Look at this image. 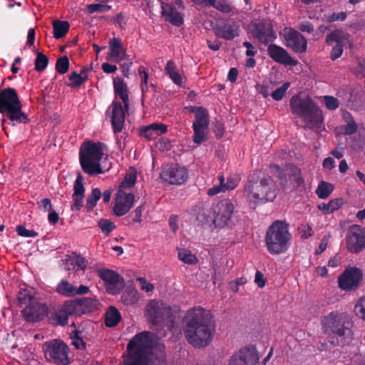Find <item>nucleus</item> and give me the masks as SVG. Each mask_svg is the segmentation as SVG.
<instances>
[{
    "mask_svg": "<svg viewBox=\"0 0 365 365\" xmlns=\"http://www.w3.org/2000/svg\"><path fill=\"white\" fill-rule=\"evenodd\" d=\"M185 337L195 348L208 346L215 331V322L209 310L200 307L187 311L183 318Z\"/></svg>",
    "mask_w": 365,
    "mask_h": 365,
    "instance_id": "1",
    "label": "nucleus"
},
{
    "mask_svg": "<svg viewBox=\"0 0 365 365\" xmlns=\"http://www.w3.org/2000/svg\"><path fill=\"white\" fill-rule=\"evenodd\" d=\"M324 333L334 346H344L353 339V322L346 313L331 312L322 319Z\"/></svg>",
    "mask_w": 365,
    "mask_h": 365,
    "instance_id": "2",
    "label": "nucleus"
},
{
    "mask_svg": "<svg viewBox=\"0 0 365 365\" xmlns=\"http://www.w3.org/2000/svg\"><path fill=\"white\" fill-rule=\"evenodd\" d=\"M154 334L142 331L127 344L123 365H148V355L153 346Z\"/></svg>",
    "mask_w": 365,
    "mask_h": 365,
    "instance_id": "3",
    "label": "nucleus"
},
{
    "mask_svg": "<svg viewBox=\"0 0 365 365\" xmlns=\"http://www.w3.org/2000/svg\"><path fill=\"white\" fill-rule=\"evenodd\" d=\"M250 200L257 202H272L276 196L275 184L270 175L260 170H255L249 176L245 187Z\"/></svg>",
    "mask_w": 365,
    "mask_h": 365,
    "instance_id": "4",
    "label": "nucleus"
},
{
    "mask_svg": "<svg viewBox=\"0 0 365 365\" xmlns=\"http://www.w3.org/2000/svg\"><path fill=\"white\" fill-rule=\"evenodd\" d=\"M289 224L284 220H274L267 228L265 237V247L267 252L273 255L286 252L292 243V235Z\"/></svg>",
    "mask_w": 365,
    "mask_h": 365,
    "instance_id": "5",
    "label": "nucleus"
},
{
    "mask_svg": "<svg viewBox=\"0 0 365 365\" xmlns=\"http://www.w3.org/2000/svg\"><path fill=\"white\" fill-rule=\"evenodd\" d=\"M289 106L292 113L303 120L310 126L319 128L323 121L322 111L309 96L302 98L299 95L292 96Z\"/></svg>",
    "mask_w": 365,
    "mask_h": 365,
    "instance_id": "6",
    "label": "nucleus"
},
{
    "mask_svg": "<svg viewBox=\"0 0 365 365\" xmlns=\"http://www.w3.org/2000/svg\"><path fill=\"white\" fill-rule=\"evenodd\" d=\"M1 113L12 123L13 125L26 124L30 120L22 111V104L17 91L13 88L1 90Z\"/></svg>",
    "mask_w": 365,
    "mask_h": 365,
    "instance_id": "7",
    "label": "nucleus"
},
{
    "mask_svg": "<svg viewBox=\"0 0 365 365\" xmlns=\"http://www.w3.org/2000/svg\"><path fill=\"white\" fill-rule=\"evenodd\" d=\"M145 315L153 324L173 327L175 317L170 307L158 300H151L145 308Z\"/></svg>",
    "mask_w": 365,
    "mask_h": 365,
    "instance_id": "8",
    "label": "nucleus"
},
{
    "mask_svg": "<svg viewBox=\"0 0 365 365\" xmlns=\"http://www.w3.org/2000/svg\"><path fill=\"white\" fill-rule=\"evenodd\" d=\"M43 350L48 361L58 365H68L69 364L68 347L63 341L56 339L46 341L43 345Z\"/></svg>",
    "mask_w": 365,
    "mask_h": 365,
    "instance_id": "9",
    "label": "nucleus"
},
{
    "mask_svg": "<svg viewBox=\"0 0 365 365\" xmlns=\"http://www.w3.org/2000/svg\"><path fill=\"white\" fill-rule=\"evenodd\" d=\"M212 224L215 227L222 228L230 225L235 212V205L229 199H223L212 205Z\"/></svg>",
    "mask_w": 365,
    "mask_h": 365,
    "instance_id": "10",
    "label": "nucleus"
},
{
    "mask_svg": "<svg viewBox=\"0 0 365 365\" xmlns=\"http://www.w3.org/2000/svg\"><path fill=\"white\" fill-rule=\"evenodd\" d=\"M251 34L261 43L268 45L277 38L273 25L269 20L262 19L251 23Z\"/></svg>",
    "mask_w": 365,
    "mask_h": 365,
    "instance_id": "11",
    "label": "nucleus"
},
{
    "mask_svg": "<svg viewBox=\"0 0 365 365\" xmlns=\"http://www.w3.org/2000/svg\"><path fill=\"white\" fill-rule=\"evenodd\" d=\"M97 274L105 282L106 291L109 294H117L120 293L125 287L124 278L112 269H98Z\"/></svg>",
    "mask_w": 365,
    "mask_h": 365,
    "instance_id": "12",
    "label": "nucleus"
},
{
    "mask_svg": "<svg viewBox=\"0 0 365 365\" xmlns=\"http://www.w3.org/2000/svg\"><path fill=\"white\" fill-rule=\"evenodd\" d=\"M209 117L208 110L205 108L195 115L192 125L194 132L192 140L195 143L200 144L205 140L210 123Z\"/></svg>",
    "mask_w": 365,
    "mask_h": 365,
    "instance_id": "13",
    "label": "nucleus"
},
{
    "mask_svg": "<svg viewBox=\"0 0 365 365\" xmlns=\"http://www.w3.org/2000/svg\"><path fill=\"white\" fill-rule=\"evenodd\" d=\"M188 178L187 169L178 164H167L160 173V178L171 185H181Z\"/></svg>",
    "mask_w": 365,
    "mask_h": 365,
    "instance_id": "14",
    "label": "nucleus"
},
{
    "mask_svg": "<svg viewBox=\"0 0 365 365\" xmlns=\"http://www.w3.org/2000/svg\"><path fill=\"white\" fill-rule=\"evenodd\" d=\"M346 242L351 252L358 253L365 248V234L361 226L353 225L349 227Z\"/></svg>",
    "mask_w": 365,
    "mask_h": 365,
    "instance_id": "15",
    "label": "nucleus"
},
{
    "mask_svg": "<svg viewBox=\"0 0 365 365\" xmlns=\"http://www.w3.org/2000/svg\"><path fill=\"white\" fill-rule=\"evenodd\" d=\"M282 36L284 45L296 53H302L307 51V41L306 38L298 31L292 28H285Z\"/></svg>",
    "mask_w": 365,
    "mask_h": 365,
    "instance_id": "16",
    "label": "nucleus"
},
{
    "mask_svg": "<svg viewBox=\"0 0 365 365\" xmlns=\"http://www.w3.org/2000/svg\"><path fill=\"white\" fill-rule=\"evenodd\" d=\"M258 361L259 356L256 347L245 346L231 356L229 365H257Z\"/></svg>",
    "mask_w": 365,
    "mask_h": 365,
    "instance_id": "17",
    "label": "nucleus"
},
{
    "mask_svg": "<svg viewBox=\"0 0 365 365\" xmlns=\"http://www.w3.org/2000/svg\"><path fill=\"white\" fill-rule=\"evenodd\" d=\"M362 279L361 271L356 267L346 269L339 277V287L346 291L356 289Z\"/></svg>",
    "mask_w": 365,
    "mask_h": 365,
    "instance_id": "18",
    "label": "nucleus"
},
{
    "mask_svg": "<svg viewBox=\"0 0 365 365\" xmlns=\"http://www.w3.org/2000/svg\"><path fill=\"white\" fill-rule=\"evenodd\" d=\"M21 314L26 322L35 323L43 319V317L48 314V307L35 300L26 306L21 311Z\"/></svg>",
    "mask_w": 365,
    "mask_h": 365,
    "instance_id": "19",
    "label": "nucleus"
},
{
    "mask_svg": "<svg viewBox=\"0 0 365 365\" xmlns=\"http://www.w3.org/2000/svg\"><path fill=\"white\" fill-rule=\"evenodd\" d=\"M347 38L348 34L341 30H334L327 35L326 43L327 44L336 43V45L332 48L330 53V58L332 61L336 60L342 55L344 41L346 40Z\"/></svg>",
    "mask_w": 365,
    "mask_h": 365,
    "instance_id": "20",
    "label": "nucleus"
},
{
    "mask_svg": "<svg viewBox=\"0 0 365 365\" xmlns=\"http://www.w3.org/2000/svg\"><path fill=\"white\" fill-rule=\"evenodd\" d=\"M269 56L275 62L284 65L295 66L298 63V61L293 58L288 52L282 47L270 43L267 48Z\"/></svg>",
    "mask_w": 365,
    "mask_h": 365,
    "instance_id": "21",
    "label": "nucleus"
},
{
    "mask_svg": "<svg viewBox=\"0 0 365 365\" xmlns=\"http://www.w3.org/2000/svg\"><path fill=\"white\" fill-rule=\"evenodd\" d=\"M134 195L126 193L122 190H118L115 197V205L113 211L116 216L125 215L133 207Z\"/></svg>",
    "mask_w": 365,
    "mask_h": 365,
    "instance_id": "22",
    "label": "nucleus"
},
{
    "mask_svg": "<svg viewBox=\"0 0 365 365\" xmlns=\"http://www.w3.org/2000/svg\"><path fill=\"white\" fill-rule=\"evenodd\" d=\"M83 180V176L81 173H78L73 185V193L72 194L73 204L71 206V210L73 212L79 211L83 207L86 191Z\"/></svg>",
    "mask_w": 365,
    "mask_h": 365,
    "instance_id": "23",
    "label": "nucleus"
},
{
    "mask_svg": "<svg viewBox=\"0 0 365 365\" xmlns=\"http://www.w3.org/2000/svg\"><path fill=\"white\" fill-rule=\"evenodd\" d=\"M240 26L233 20L217 24L214 28L215 35L220 38L230 41L239 36Z\"/></svg>",
    "mask_w": 365,
    "mask_h": 365,
    "instance_id": "24",
    "label": "nucleus"
},
{
    "mask_svg": "<svg viewBox=\"0 0 365 365\" xmlns=\"http://www.w3.org/2000/svg\"><path fill=\"white\" fill-rule=\"evenodd\" d=\"M110 121L114 133L122 131L125 123V113L121 103L113 101L110 106Z\"/></svg>",
    "mask_w": 365,
    "mask_h": 365,
    "instance_id": "25",
    "label": "nucleus"
},
{
    "mask_svg": "<svg viewBox=\"0 0 365 365\" xmlns=\"http://www.w3.org/2000/svg\"><path fill=\"white\" fill-rule=\"evenodd\" d=\"M102 143H93L88 141L84 144L79 153V159L101 160L103 156Z\"/></svg>",
    "mask_w": 365,
    "mask_h": 365,
    "instance_id": "26",
    "label": "nucleus"
},
{
    "mask_svg": "<svg viewBox=\"0 0 365 365\" xmlns=\"http://www.w3.org/2000/svg\"><path fill=\"white\" fill-rule=\"evenodd\" d=\"M160 6L161 14L166 21L175 26H180L183 24V14L178 11L173 5L161 1Z\"/></svg>",
    "mask_w": 365,
    "mask_h": 365,
    "instance_id": "27",
    "label": "nucleus"
},
{
    "mask_svg": "<svg viewBox=\"0 0 365 365\" xmlns=\"http://www.w3.org/2000/svg\"><path fill=\"white\" fill-rule=\"evenodd\" d=\"M109 58L108 60L120 62L125 59L126 51L121 44V41L118 38H113L109 41Z\"/></svg>",
    "mask_w": 365,
    "mask_h": 365,
    "instance_id": "28",
    "label": "nucleus"
},
{
    "mask_svg": "<svg viewBox=\"0 0 365 365\" xmlns=\"http://www.w3.org/2000/svg\"><path fill=\"white\" fill-rule=\"evenodd\" d=\"M113 88L115 96H118L122 100L125 108H128V91L127 85L123 79L120 77L113 78Z\"/></svg>",
    "mask_w": 365,
    "mask_h": 365,
    "instance_id": "29",
    "label": "nucleus"
},
{
    "mask_svg": "<svg viewBox=\"0 0 365 365\" xmlns=\"http://www.w3.org/2000/svg\"><path fill=\"white\" fill-rule=\"evenodd\" d=\"M192 214L195 215V220L197 225L203 226L212 223V217L210 215V212L205 210L201 205H196L192 208Z\"/></svg>",
    "mask_w": 365,
    "mask_h": 365,
    "instance_id": "30",
    "label": "nucleus"
},
{
    "mask_svg": "<svg viewBox=\"0 0 365 365\" xmlns=\"http://www.w3.org/2000/svg\"><path fill=\"white\" fill-rule=\"evenodd\" d=\"M165 71L175 84L179 86H182L183 76L180 73L175 63L173 60H170L167 62Z\"/></svg>",
    "mask_w": 365,
    "mask_h": 365,
    "instance_id": "31",
    "label": "nucleus"
},
{
    "mask_svg": "<svg viewBox=\"0 0 365 365\" xmlns=\"http://www.w3.org/2000/svg\"><path fill=\"white\" fill-rule=\"evenodd\" d=\"M81 312V315L91 313L98 308L99 302L96 298L82 297L77 299Z\"/></svg>",
    "mask_w": 365,
    "mask_h": 365,
    "instance_id": "32",
    "label": "nucleus"
},
{
    "mask_svg": "<svg viewBox=\"0 0 365 365\" xmlns=\"http://www.w3.org/2000/svg\"><path fill=\"white\" fill-rule=\"evenodd\" d=\"M81 166L84 173L89 175H95L103 173L100 161L79 159Z\"/></svg>",
    "mask_w": 365,
    "mask_h": 365,
    "instance_id": "33",
    "label": "nucleus"
},
{
    "mask_svg": "<svg viewBox=\"0 0 365 365\" xmlns=\"http://www.w3.org/2000/svg\"><path fill=\"white\" fill-rule=\"evenodd\" d=\"M286 168L289 178L293 181V186L296 188L303 187L304 180L301 170L292 163L287 164Z\"/></svg>",
    "mask_w": 365,
    "mask_h": 365,
    "instance_id": "34",
    "label": "nucleus"
},
{
    "mask_svg": "<svg viewBox=\"0 0 365 365\" xmlns=\"http://www.w3.org/2000/svg\"><path fill=\"white\" fill-rule=\"evenodd\" d=\"M49 324L54 326H65L68 324V317L61 308L58 311L50 312L48 316Z\"/></svg>",
    "mask_w": 365,
    "mask_h": 365,
    "instance_id": "35",
    "label": "nucleus"
},
{
    "mask_svg": "<svg viewBox=\"0 0 365 365\" xmlns=\"http://www.w3.org/2000/svg\"><path fill=\"white\" fill-rule=\"evenodd\" d=\"M121 319L119 311L115 307H110L106 312L105 324L108 327H115Z\"/></svg>",
    "mask_w": 365,
    "mask_h": 365,
    "instance_id": "36",
    "label": "nucleus"
},
{
    "mask_svg": "<svg viewBox=\"0 0 365 365\" xmlns=\"http://www.w3.org/2000/svg\"><path fill=\"white\" fill-rule=\"evenodd\" d=\"M75 285L67 279H61L56 287V292L61 296L66 297H74Z\"/></svg>",
    "mask_w": 365,
    "mask_h": 365,
    "instance_id": "37",
    "label": "nucleus"
},
{
    "mask_svg": "<svg viewBox=\"0 0 365 365\" xmlns=\"http://www.w3.org/2000/svg\"><path fill=\"white\" fill-rule=\"evenodd\" d=\"M70 24L68 21L56 20L53 23V37L59 39L68 32Z\"/></svg>",
    "mask_w": 365,
    "mask_h": 365,
    "instance_id": "38",
    "label": "nucleus"
},
{
    "mask_svg": "<svg viewBox=\"0 0 365 365\" xmlns=\"http://www.w3.org/2000/svg\"><path fill=\"white\" fill-rule=\"evenodd\" d=\"M102 193L98 187L93 188L91 192L88 195L85 208L87 212H91L96 206L98 201L101 199Z\"/></svg>",
    "mask_w": 365,
    "mask_h": 365,
    "instance_id": "39",
    "label": "nucleus"
},
{
    "mask_svg": "<svg viewBox=\"0 0 365 365\" xmlns=\"http://www.w3.org/2000/svg\"><path fill=\"white\" fill-rule=\"evenodd\" d=\"M61 309L68 317L72 315L81 316V311H80L77 299L66 301L62 305Z\"/></svg>",
    "mask_w": 365,
    "mask_h": 365,
    "instance_id": "40",
    "label": "nucleus"
},
{
    "mask_svg": "<svg viewBox=\"0 0 365 365\" xmlns=\"http://www.w3.org/2000/svg\"><path fill=\"white\" fill-rule=\"evenodd\" d=\"M137 171L135 168H130L129 171L125 174L124 179L120 185L119 190L133 187L136 182Z\"/></svg>",
    "mask_w": 365,
    "mask_h": 365,
    "instance_id": "41",
    "label": "nucleus"
},
{
    "mask_svg": "<svg viewBox=\"0 0 365 365\" xmlns=\"http://www.w3.org/2000/svg\"><path fill=\"white\" fill-rule=\"evenodd\" d=\"M334 189V187L331 183L322 181L316 190V194L319 198L326 199L330 195Z\"/></svg>",
    "mask_w": 365,
    "mask_h": 365,
    "instance_id": "42",
    "label": "nucleus"
},
{
    "mask_svg": "<svg viewBox=\"0 0 365 365\" xmlns=\"http://www.w3.org/2000/svg\"><path fill=\"white\" fill-rule=\"evenodd\" d=\"M342 205L341 199L330 200L328 203H321L318 205L319 210L323 211L325 214H330L338 210Z\"/></svg>",
    "mask_w": 365,
    "mask_h": 365,
    "instance_id": "43",
    "label": "nucleus"
},
{
    "mask_svg": "<svg viewBox=\"0 0 365 365\" xmlns=\"http://www.w3.org/2000/svg\"><path fill=\"white\" fill-rule=\"evenodd\" d=\"M68 78L71 82L68 83V86L71 88H78L88 81V76L87 74L82 76L78 74L77 71H73L69 75Z\"/></svg>",
    "mask_w": 365,
    "mask_h": 365,
    "instance_id": "44",
    "label": "nucleus"
},
{
    "mask_svg": "<svg viewBox=\"0 0 365 365\" xmlns=\"http://www.w3.org/2000/svg\"><path fill=\"white\" fill-rule=\"evenodd\" d=\"M178 255L181 261L187 264H195L198 262L197 257L185 249L179 250Z\"/></svg>",
    "mask_w": 365,
    "mask_h": 365,
    "instance_id": "45",
    "label": "nucleus"
},
{
    "mask_svg": "<svg viewBox=\"0 0 365 365\" xmlns=\"http://www.w3.org/2000/svg\"><path fill=\"white\" fill-rule=\"evenodd\" d=\"M48 64V57L41 52H37L34 61L35 70L38 72L43 71Z\"/></svg>",
    "mask_w": 365,
    "mask_h": 365,
    "instance_id": "46",
    "label": "nucleus"
},
{
    "mask_svg": "<svg viewBox=\"0 0 365 365\" xmlns=\"http://www.w3.org/2000/svg\"><path fill=\"white\" fill-rule=\"evenodd\" d=\"M138 301L137 292L135 289L125 291L121 296V302L127 306L133 305Z\"/></svg>",
    "mask_w": 365,
    "mask_h": 365,
    "instance_id": "47",
    "label": "nucleus"
},
{
    "mask_svg": "<svg viewBox=\"0 0 365 365\" xmlns=\"http://www.w3.org/2000/svg\"><path fill=\"white\" fill-rule=\"evenodd\" d=\"M69 59L67 56L58 58L56 63V70L60 74L66 73L69 69Z\"/></svg>",
    "mask_w": 365,
    "mask_h": 365,
    "instance_id": "48",
    "label": "nucleus"
},
{
    "mask_svg": "<svg viewBox=\"0 0 365 365\" xmlns=\"http://www.w3.org/2000/svg\"><path fill=\"white\" fill-rule=\"evenodd\" d=\"M209 6H212L217 11L225 14L230 13L233 9V6L226 0H214L213 4H210Z\"/></svg>",
    "mask_w": 365,
    "mask_h": 365,
    "instance_id": "49",
    "label": "nucleus"
},
{
    "mask_svg": "<svg viewBox=\"0 0 365 365\" xmlns=\"http://www.w3.org/2000/svg\"><path fill=\"white\" fill-rule=\"evenodd\" d=\"M138 73L141 77V92H142V96L144 97L145 93L148 90V81L149 78V73L146 71L145 68L144 66H140L138 68Z\"/></svg>",
    "mask_w": 365,
    "mask_h": 365,
    "instance_id": "50",
    "label": "nucleus"
},
{
    "mask_svg": "<svg viewBox=\"0 0 365 365\" xmlns=\"http://www.w3.org/2000/svg\"><path fill=\"white\" fill-rule=\"evenodd\" d=\"M87 11L89 14L96 12H106L111 9V6L106 4H91L86 6Z\"/></svg>",
    "mask_w": 365,
    "mask_h": 365,
    "instance_id": "51",
    "label": "nucleus"
},
{
    "mask_svg": "<svg viewBox=\"0 0 365 365\" xmlns=\"http://www.w3.org/2000/svg\"><path fill=\"white\" fill-rule=\"evenodd\" d=\"M18 302L20 307H23V305H29L31 302L35 301L33 299L31 294L27 290L19 291L17 295Z\"/></svg>",
    "mask_w": 365,
    "mask_h": 365,
    "instance_id": "52",
    "label": "nucleus"
},
{
    "mask_svg": "<svg viewBox=\"0 0 365 365\" xmlns=\"http://www.w3.org/2000/svg\"><path fill=\"white\" fill-rule=\"evenodd\" d=\"M98 225L101 230L102 232L106 235L110 234L114 229H115V224L107 219L100 220L98 222Z\"/></svg>",
    "mask_w": 365,
    "mask_h": 365,
    "instance_id": "53",
    "label": "nucleus"
},
{
    "mask_svg": "<svg viewBox=\"0 0 365 365\" xmlns=\"http://www.w3.org/2000/svg\"><path fill=\"white\" fill-rule=\"evenodd\" d=\"M290 83L289 82H286L282 84V86L277 88L275 91H274L271 96L272 98L277 101H281L283 97L284 96L287 89L289 88Z\"/></svg>",
    "mask_w": 365,
    "mask_h": 365,
    "instance_id": "54",
    "label": "nucleus"
},
{
    "mask_svg": "<svg viewBox=\"0 0 365 365\" xmlns=\"http://www.w3.org/2000/svg\"><path fill=\"white\" fill-rule=\"evenodd\" d=\"M351 71L359 78L365 77V59H357L356 65L351 68Z\"/></svg>",
    "mask_w": 365,
    "mask_h": 365,
    "instance_id": "55",
    "label": "nucleus"
},
{
    "mask_svg": "<svg viewBox=\"0 0 365 365\" xmlns=\"http://www.w3.org/2000/svg\"><path fill=\"white\" fill-rule=\"evenodd\" d=\"M71 264L73 265V269H76V272L79 270L84 272L88 262L83 257L78 255L72 260Z\"/></svg>",
    "mask_w": 365,
    "mask_h": 365,
    "instance_id": "56",
    "label": "nucleus"
},
{
    "mask_svg": "<svg viewBox=\"0 0 365 365\" xmlns=\"http://www.w3.org/2000/svg\"><path fill=\"white\" fill-rule=\"evenodd\" d=\"M72 344L78 349L84 350L86 349V342L81 336V332L76 331L72 336Z\"/></svg>",
    "mask_w": 365,
    "mask_h": 365,
    "instance_id": "57",
    "label": "nucleus"
},
{
    "mask_svg": "<svg viewBox=\"0 0 365 365\" xmlns=\"http://www.w3.org/2000/svg\"><path fill=\"white\" fill-rule=\"evenodd\" d=\"M324 102L327 109L334 110L339 108V103L337 98L331 96H324Z\"/></svg>",
    "mask_w": 365,
    "mask_h": 365,
    "instance_id": "58",
    "label": "nucleus"
},
{
    "mask_svg": "<svg viewBox=\"0 0 365 365\" xmlns=\"http://www.w3.org/2000/svg\"><path fill=\"white\" fill-rule=\"evenodd\" d=\"M16 232L19 235L25 237H35L38 236V232H35L33 230H27L23 225H18L16 227Z\"/></svg>",
    "mask_w": 365,
    "mask_h": 365,
    "instance_id": "59",
    "label": "nucleus"
},
{
    "mask_svg": "<svg viewBox=\"0 0 365 365\" xmlns=\"http://www.w3.org/2000/svg\"><path fill=\"white\" fill-rule=\"evenodd\" d=\"M354 312L358 317L365 320V297L359 299L355 306Z\"/></svg>",
    "mask_w": 365,
    "mask_h": 365,
    "instance_id": "60",
    "label": "nucleus"
},
{
    "mask_svg": "<svg viewBox=\"0 0 365 365\" xmlns=\"http://www.w3.org/2000/svg\"><path fill=\"white\" fill-rule=\"evenodd\" d=\"M299 231L301 235V238L307 239L313 235L312 227L308 224H302L299 227Z\"/></svg>",
    "mask_w": 365,
    "mask_h": 365,
    "instance_id": "61",
    "label": "nucleus"
},
{
    "mask_svg": "<svg viewBox=\"0 0 365 365\" xmlns=\"http://www.w3.org/2000/svg\"><path fill=\"white\" fill-rule=\"evenodd\" d=\"M357 130V125L353 118H351L350 122L347 123L344 126L343 131L345 135H351L356 133Z\"/></svg>",
    "mask_w": 365,
    "mask_h": 365,
    "instance_id": "62",
    "label": "nucleus"
},
{
    "mask_svg": "<svg viewBox=\"0 0 365 365\" xmlns=\"http://www.w3.org/2000/svg\"><path fill=\"white\" fill-rule=\"evenodd\" d=\"M140 135L148 140H151L156 137L154 130L151 128V125L142 128L140 130Z\"/></svg>",
    "mask_w": 365,
    "mask_h": 365,
    "instance_id": "63",
    "label": "nucleus"
},
{
    "mask_svg": "<svg viewBox=\"0 0 365 365\" xmlns=\"http://www.w3.org/2000/svg\"><path fill=\"white\" fill-rule=\"evenodd\" d=\"M151 128L154 130L155 135L164 134L167 132V125L163 123H152Z\"/></svg>",
    "mask_w": 365,
    "mask_h": 365,
    "instance_id": "64",
    "label": "nucleus"
}]
</instances>
